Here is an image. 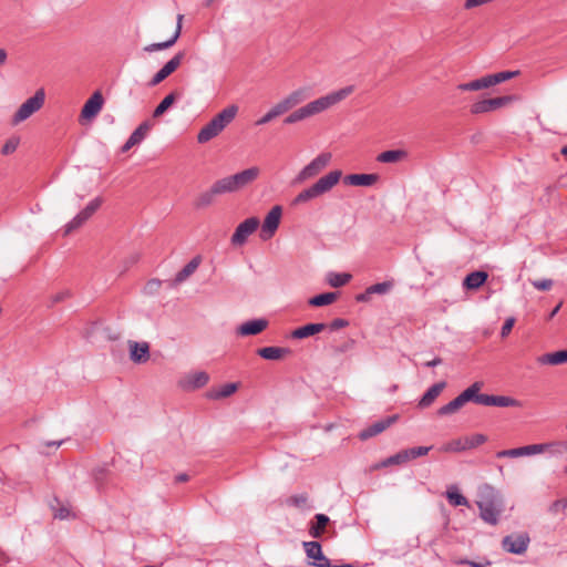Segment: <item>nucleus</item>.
<instances>
[{
    "mask_svg": "<svg viewBox=\"0 0 567 567\" xmlns=\"http://www.w3.org/2000/svg\"><path fill=\"white\" fill-rule=\"evenodd\" d=\"M354 90L353 85H349L342 87L338 91L331 92L324 96H321L312 102H309L305 106L299 107L298 110L290 113L286 118V124H295L297 122L303 121L308 117H311L316 114H319L329 107L338 104L346 97H348Z\"/></svg>",
    "mask_w": 567,
    "mask_h": 567,
    "instance_id": "nucleus-1",
    "label": "nucleus"
},
{
    "mask_svg": "<svg viewBox=\"0 0 567 567\" xmlns=\"http://www.w3.org/2000/svg\"><path fill=\"white\" fill-rule=\"evenodd\" d=\"M476 505L480 509V517L489 525H497L504 511V503L501 494L491 485L484 484L478 488Z\"/></svg>",
    "mask_w": 567,
    "mask_h": 567,
    "instance_id": "nucleus-2",
    "label": "nucleus"
},
{
    "mask_svg": "<svg viewBox=\"0 0 567 567\" xmlns=\"http://www.w3.org/2000/svg\"><path fill=\"white\" fill-rule=\"evenodd\" d=\"M342 172L339 169L331 171L328 174L321 176L310 187L302 189L291 202L292 206H299L306 204L315 198L329 193L341 179Z\"/></svg>",
    "mask_w": 567,
    "mask_h": 567,
    "instance_id": "nucleus-3",
    "label": "nucleus"
},
{
    "mask_svg": "<svg viewBox=\"0 0 567 567\" xmlns=\"http://www.w3.org/2000/svg\"><path fill=\"white\" fill-rule=\"evenodd\" d=\"M237 112L238 106L234 104L220 111L198 132V143L204 144L218 136L224 131V128L234 121Z\"/></svg>",
    "mask_w": 567,
    "mask_h": 567,
    "instance_id": "nucleus-4",
    "label": "nucleus"
},
{
    "mask_svg": "<svg viewBox=\"0 0 567 567\" xmlns=\"http://www.w3.org/2000/svg\"><path fill=\"white\" fill-rule=\"evenodd\" d=\"M259 174L260 169L254 166L218 181L226 194L235 193L254 183Z\"/></svg>",
    "mask_w": 567,
    "mask_h": 567,
    "instance_id": "nucleus-5",
    "label": "nucleus"
},
{
    "mask_svg": "<svg viewBox=\"0 0 567 567\" xmlns=\"http://www.w3.org/2000/svg\"><path fill=\"white\" fill-rule=\"evenodd\" d=\"M45 100V93L43 89L38 90L33 96L29 97L25 102H23L20 107L17 110L12 117L13 124H19L27 118H29L32 114L39 111Z\"/></svg>",
    "mask_w": 567,
    "mask_h": 567,
    "instance_id": "nucleus-6",
    "label": "nucleus"
},
{
    "mask_svg": "<svg viewBox=\"0 0 567 567\" xmlns=\"http://www.w3.org/2000/svg\"><path fill=\"white\" fill-rule=\"evenodd\" d=\"M330 153H320L307 164L297 175V182H303L318 176L331 162Z\"/></svg>",
    "mask_w": 567,
    "mask_h": 567,
    "instance_id": "nucleus-7",
    "label": "nucleus"
},
{
    "mask_svg": "<svg viewBox=\"0 0 567 567\" xmlns=\"http://www.w3.org/2000/svg\"><path fill=\"white\" fill-rule=\"evenodd\" d=\"M260 220L258 217H249L241 221L231 235L230 243L235 247L245 245L249 238L259 227Z\"/></svg>",
    "mask_w": 567,
    "mask_h": 567,
    "instance_id": "nucleus-8",
    "label": "nucleus"
},
{
    "mask_svg": "<svg viewBox=\"0 0 567 567\" xmlns=\"http://www.w3.org/2000/svg\"><path fill=\"white\" fill-rule=\"evenodd\" d=\"M281 215H282V208L279 205L274 206L268 212V214L266 215V217L264 219V223L261 225V230L259 234V237L261 240L266 241V240L271 239L275 236V234L280 225Z\"/></svg>",
    "mask_w": 567,
    "mask_h": 567,
    "instance_id": "nucleus-9",
    "label": "nucleus"
},
{
    "mask_svg": "<svg viewBox=\"0 0 567 567\" xmlns=\"http://www.w3.org/2000/svg\"><path fill=\"white\" fill-rule=\"evenodd\" d=\"M529 543L530 538L527 533H515L502 539V548L507 553L522 555L527 550Z\"/></svg>",
    "mask_w": 567,
    "mask_h": 567,
    "instance_id": "nucleus-10",
    "label": "nucleus"
},
{
    "mask_svg": "<svg viewBox=\"0 0 567 567\" xmlns=\"http://www.w3.org/2000/svg\"><path fill=\"white\" fill-rule=\"evenodd\" d=\"M102 198L95 197L92 199L85 208H83L72 220H70L64 227V235L71 234L73 230L81 227L92 215L101 207Z\"/></svg>",
    "mask_w": 567,
    "mask_h": 567,
    "instance_id": "nucleus-11",
    "label": "nucleus"
},
{
    "mask_svg": "<svg viewBox=\"0 0 567 567\" xmlns=\"http://www.w3.org/2000/svg\"><path fill=\"white\" fill-rule=\"evenodd\" d=\"M515 100L514 95H505L493 99H486L475 102L471 106L472 114H483L496 111L503 106L508 105Z\"/></svg>",
    "mask_w": 567,
    "mask_h": 567,
    "instance_id": "nucleus-12",
    "label": "nucleus"
},
{
    "mask_svg": "<svg viewBox=\"0 0 567 567\" xmlns=\"http://www.w3.org/2000/svg\"><path fill=\"white\" fill-rule=\"evenodd\" d=\"M553 444H530L525 445L520 447L509 449V450H503L496 453V457L503 458V457H520V456H529V455H536L544 453L546 451H549V447Z\"/></svg>",
    "mask_w": 567,
    "mask_h": 567,
    "instance_id": "nucleus-13",
    "label": "nucleus"
},
{
    "mask_svg": "<svg viewBox=\"0 0 567 567\" xmlns=\"http://www.w3.org/2000/svg\"><path fill=\"white\" fill-rule=\"evenodd\" d=\"M185 53L183 51L177 52L171 60H168L162 69H159L152 80L150 81V86H156L161 82H163L166 78H168L172 73H174L183 62Z\"/></svg>",
    "mask_w": 567,
    "mask_h": 567,
    "instance_id": "nucleus-14",
    "label": "nucleus"
},
{
    "mask_svg": "<svg viewBox=\"0 0 567 567\" xmlns=\"http://www.w3.org/2000/svg\"><path fill=\"white\" fill-rule=\"evenodd\" d=\"M226 194L219 181H216L208 189L202 192L193 202L196 209H204L214 204L215 198L219 195Z\"/></svg>",
    "mask_w": 567,
    "mask_h": 567,
    "instance_id": "nucleus-15",
    "label": "nucleus"
},
{
    "mask_svg": "<svg viewBox=\"0 0 567 567\" xmlns=\"http://www.w3.org/2000/svg\"><path fill=\"white\" fill-rule=\"evenodd\" d=\"M303 548L308 558L312 559L311 565L315 567H330V560L323 553L319 542H305Z\"/></svg>",
    "mask_w": 567,
    "mask_h": 567,
    "instance_id": "nucleus-16",
    "label": "nucleus"
},
{
    "mask_svg": "<svg viewBox=\"0 0 567 567\" xmlns=\"http://www.w3.org/2000/svg\"><path fill=\"white\" fill-rule=\"evenodd\" d=\"M472 393H470V386L460 393L455 399L450 401L447 404L441 406L437 410V415L445 416L457 412L467 402H471Z\"/></svg>",
    "mask_w": 567,
    "mask_h": 567,
    "instance_id": "nucleus-17",
    "label": "nucleus"
},
{
    "mask_svg": "<svg viewBox=\"0 0 567 567\" xmlns=\"http://www.w3.org/2000/svg\"><path fill=\"white\" fill-rule=\"evenodd\" d=\"M104 100L101 92H94L91 97L84 103L81 111V118L83 120H92L94 118L100 111L102 110Z\"/></svg>",
    "mask_w": 567,
    "mask_h": 567,
    "instance_id": "nucleus-18",
    "label": "nucleus"
},
{
    "mask_svg": "<svg viewBox=\"0 0 567 567\" xmlns=\"http://www.w3.org/2000/svg\"><path fill=\"white\" fill-rule=\"evenodd\" d=\"M128 350H130V359L137 364H142L148 361L150 359V344L145 341L137 342L130 340L128 341Z\"/></svg>",
    "mask_w": 567,
    "mask_h": 567,
    "instance_id": "nucleus-19",
    "label": "nucleus"
},
{
    "mask_svg": "<svg viewBox=\"0 0 567 567\" xmlns=\"http://www.w3.org/2000/svg\"><path fill=\"white\" fill-rule=\"evenodd\" d=\"M151 130V123L148 121H144L141 123L130 135L125 144L122 146V152L130 151L133 146L140 144L147 135Z\"/></svg>",
    "mask_w": 567,
    "mask_h": 567,
    "instance_id": "nucleus-20",
    "label": "nucleus"
},
{
    "mask_svg": "<svg viewBox=\"0 0 567 567\" xmlns=\"http://www.w3.org/2000/svg\"><path fill=\"white\" fill-rule=\"evenodd\" d=\"M209 381V375L204 371L188 374L181 381V386L185 390H195L205 386Z\"/></svg>",
    "mask_w": 567,
    "mask_h": 567,
    "instance_id": "nucleus-21",
    "label": "nucleus"
},
{
    "mask_svg": "<svg viewBox=\"0 0 567 567\" xmlns=\"http://www.w3.org/2000/svg\"><path fill=\"white\" fill-rule=\"evenodd\" d=\"M268 327V321L266 319H254L241 323L237 328V333L239 336H256L262 332Z\"/></svg>",
    "mask_w": 567,
    "mask_h": 567,
    "instance_id": "nucleus-22",
    "label": "nucleus"
},
{
    "mask_svg": "<svg viewBox=\"0 0 567 567\" xmlns=\"http://www.w3.org/2000/svg\"><path fill=\"white\" fill-rule=\"evenodd\" d=\"M379 176L377 174H350L344 176L343 183L350 186H372Z\"/></svg>",
    "mask_w": 567,
    "mask_h": 567,
    "instance_id": "nucleus-23",
    "label": "nucleus"
},
{
    "mask_svg": "<svg viewBox=\"0 0 567 567\" xmlns=\"http://www.w3.org/2000/svg\"><path fill=\"white\" fill-rule=\"evenodd\" d=\"M482 386H483V383L478 382V381H476L470 385V393H472L471 402H474V403L481 404V405H485V406H494L495 395L480 393V390L482 389Z\"/></svg>",
    "mask_w": 567,
    "mask_h": 567,
    "instance_id": "nucleus-24",
    "label": "nucleus"
},
{
    "mask_svg": "<svg viewBox=\"0 0 567 567\" xmlns=\"http://www.w3.org/2000/svg\"><path fill=\"white\" fill-rule=\"evenodd\" d=\"M329 523L330 518L326 514H316L309 524V535L312 538H320Z\"/></svg>",
    "mask_w": 567,
    "mask_h": 567,
    "instance_id": "nucleus-25",
    "label": "nucleus"
},
{
    "mask_svg": "<svg viewBox=\"0 0 567 567\" xmlns=\"http://www.w3.org/2000/svg\"><path fill=\"white\" fill-rule=\"evenodd\" d=\"M327 328L326 323L318 322V323H308L302 327H299L295 329L291 332V337L293 339H305L311 336H315L317 333L322 332Z\"/></svg>",
    "mask_w": 567,
    "mask_h": 567,
    "instance_id": "nucleus-26",
    "label": "nucleus"
},
{
    "mask_svg": "<svg viewBox=\"0 0 567 567\" xmlns=\"http://www.w3.org/2000/svg\"><path fill=\"white\" fill-rule=\"evenodd\" d=\"M446 383L444 381L439 382L430 386L426 392L422 395V398L419 401V408L425 409L429 408L435 399L441 394V392L444 390Z\"/></svg>",
    "mask_w": 567,
    "mask_h": 567,
    "instance_id": "nucleus-27",
    "label": "nucleus"
},
{
    "mask_svg": "<svg viewBox=\"0 0 567 567\" xmlns=\"http://www.w3.org/2000/svg\"><path fill=\"white\" fill-rule=\"evenodd\" d=\"M202 262L200 256H195L189 262H187L175 276L174 284L179 285L189 278L199 267Z\"/></svg>",
    "mask_w": 567,
    "mask_h": 567,
    "instance_id": "nucleus-28",
    "label": "nucleus"
},
{
    "mask_svg": "<svg viewBox=\"0 0 567 567\" xmlns=\"http://www.w3.org/2000/svg\"><path fill=\"white\" fill-rule=\"evenodd\" d=\"M392 421H393L392 417H388L385 420H380L378 422H374L367 429L362 430L359 434V437L361 440H368L370 437H373V436L382 433L385 429H388L391 425Z\"/></svg>",
    "mask_w": 567,
    "mask_h": 567,
    "instance_id": "nucleus-29",
    "label": "nucleus"
},
{
    "mask_svg": "<svg viewBox=\"0 0 567 567\" xmlns=\"http://www.w3.org/2000/svg\"><path fill=\"white\" fill-rule=\"evenodd\" d=\"M310 95H311L310 87L302 86V87H298L295 91H292L291 93H289L285 97V100L288 103V105L290 106V109H293L295 106L301 104L307 99H309Z\"/></svg>",
    "mask_w": 567,
    "mask_h": 567,
    "instance_id": "nucleus-30",
    "label": "nucleus"
},
{
    "mask_svg": "<svg viewBox=\"0 0 567 567\" xmlns=\"http://www.w3.org/2000/svg\"><path fill=\"white\" fill-rule=\"evenodd\" d=\"M537 362L540 364L559 365L567 362V350H560L556 352L545 353L537 358Z\"/></svg>",
    "mask_w": 567,
    "mask_h": 567,
    "instance_id": "nucleus-31",
    "label": "nucleus"
},
{
    "mask_svg": "<svg viewBox=\"0 0 567 567\" xmlns=\"http://www.w3.org/2000/svg\"><path fill=\"white\" fill-rule=\"evenodd\" d=\"M488 275L485 271H473L465 277L463 285L470 290L478 289L485 284Z\"/></svg>",
    "mask_w": 567,
    "mask_h": 567,
    "instance_id": "nucleus-32",
    "label": "nucleus"
},
{
    "mask_svg": "<svg viewBox=\"0 0 567 567\" xmlns=\"http://www.w3.org/2000/svg\"><path fill=\"white\" fill-rule=\"evenodd\" d=\"M259 357L266 360H279L290 353V349L280 347H265L257 350Z\"/></svg>",
    "mask_w": 567,
    "mask_h": 567,
    "instance_id": "nucleus-33",
    "label": "nucleus"
},
{
    "mask_svg": "<svg viewBox=\"0 0 567 567\" xmlns=\"http://www.w3.org/2000/svg\"><path fill=\"white\" fill-rule=\"evenodd\" d=\"M181 94L177 92H172L168 95H166L161 103L155 107L153 112V117H159L162 116L176 101L177 97H179Z\"/></svg>",
    "mask_w": 567,
    "mask_h": 567,
    "instance_id": "nucleus-34",
    "label": "nucleus"
},
{
    "mask_svg": "<svg viewBox=\"0 0 567 567\" xmlns=\"http://www.w3.org/2000/svg\"><path fill=\"white\" fill-rule=\"evenodd\" d=\"M337 298V292H324L310 298L308 303L312 307H323L334 302Z\"/></svg>",
    "mask_w": 567,
    "mask_h": 567,
    "instance_id": "nucleus-35",
    "label": "nucleus"
},
{
    "mask_svg": "<svg viewBox=\"0 0 567 567\" xmlns=\"http://www.w3.org/2000/svg\"><path fill=\"white\" fill-rule=\"evenodd\" d=\"M519 74V71H502L494 74H487V82L489 87L507 80H511Z\"/></svg>",
    "mask_w": 567,
    "mask_h": 567,
    "instance_id": "nucleus-36",
    "label": "nucleus"
},
{
    "mask_svg": "<svg viewBox=\"0 0 567 567\" xmlns=\"http://www.w3.org/2000/svg\"><path fill=\"white\" fill-rule=\"evenodd\" d=\"M406 156V153L402 150H391L382 152L378 155L377 159L381 163H396L404 158Z\"/></svg>",
    "mask_w": 567,
    "mask_h": 567,
    "instance_id": "nucleus-37",
    "label": "nucleus"
},
{
    "mask_svg": "<svg viewBox=\"0 0 567 567\" xmlns=\"http://www.w3.org/2000/svg\"><path fill=\"white\" fill-rule=\"evenodd\" d=\"M487 87H489V85H488L486 75L482 76L480 79L473 80L471 82L462 83V84L457 85V90H460V91H480V90L487 89Z\"/></svg>",
    "mask_w": 567,
    "mask_h": 567,
    "instance_id": "nucleus-38",
    "label": "nucleus"
},
{
    "mask_svg": "<svg viewBox=\"0 0 567 567\" xmlns=\"http://www.w3.org/2000/svg\"><path fill=\"white\" fill-rule=\"evenodd\" d=\"M178 40V32H174V34L164 42L151 43L144 48L145 52H155L162 51L172 48Z\"/></svg>",
    "mask_w": 567,
    "mask_h": 567,
    "instance_id": "nucleus-39",
    "label": "nucleus"
},
{
    "mask_svg": "<svg viewBox=\"0 0 567 567\" xmlns=\"http://www.w3.org/2000/svg\"><path fill=\"white\" fill-rule=\"evenodd\" d=\"M352 276L347 272H329L328 282L333 288H340L351 280Z\"/></svg>",
    "mask_w": 567,
    "mask_h": 567,
    "instance_id": "nucleus-40",
    "label": "nucleus"
},
{
    "mask_svg": "<svg viewBox=\"0 0 567 567\" xmlns=\"http://www.w3.org/2000/svg\"><path fill=\"white\" fill-rule=\"evenodd\" d=\"M446 498L452 506H468L467 498L460 494L455 486L446 491Z\"/></svg>",
    "mask_w": 567,
    "mask_h": 567,
    "instance_id": "nucleus-41",
    "label": "nucleus"
},
{
    "mask_svg": "<svg viewBox=\"0 0 567 567\" xmlns=\"http://www.w3.org/2000/svg\"><path fill=\"white\" fill-rule=\"evenodd\" d=\"M237 388V383H226L218 390L210 392L209 398L215 400L228 398L236 392Z\"/></svg>",
    "mask_w": 567,
    "mask_h": 567,
    "instance_id": "nucleus-42",
    "label": "nucleus"
},
{
    "mask_svg": "<svg viewBox=\"0 0 567 567\" xmlns=\"http://www.w3.org/2000/svg\"><path fill=\"white\" fill-rule=\"evenodd\" d=\"M403 463H406V455H405V452L402 450V451L398 452L396 454L391 455L388 458L383 460L380 464L375 465L374 467L381 468V467H388L391 465H400Z\"/></svg>",
    "mask_w": 567,
    "mask_h": 567,
    "instance_id": "nucleus-43",
    "label": "nucleus"
},
{
    "mask_svg": "<svg viewBox=\"0 0 567 567\" xmlns=\"http://www.w3.org/2000/svg\"><path fill=\"white\" fill-rule=\"evenodd\" d=\"M494 406H501V408H508V406H514V408H520L522 406V403L520 401L516 400V399H513L511 396H505V395H495L494 398Z\"/></svg>",
    "mask_w": 567,
    "mask_h": 567,
    "instance_id": "nucleus-44",
    "label": "nucleus"
},
{
    "mask_svg": "<svg viewBox=\"0 0 567 567\" xmlns=\"http://www.w3.org/2000/svg\"><path fill=\"white\" fill-rule=\"evenodd\" d=\"M393 288V281H383V282H378V284H374V285H371L370 287H368L369 289V293L371 295H385L388 292H390Z\"/></svg>",
    "mask_w": 567,
    "mask_h": 567,
    "instance_id": "nucleus-45",
    "label": "nucleus"
},
{
    "mask_svg": "<svg viewBox=\"0 0 567 567\" xmlns=\"http://www.w3.org/2000/svg\"><path fill=\"white\" fill-rule=\"evenodd\" d=\"M432 450V446H416L403 450L406 455V462L420 456L426 455Z\"/></svg>",
    "mask_w": 567,
    "mask_h": 567,
    "instance_id": "nucleus-46",
    "label": "nucleus"
},
{
    "mask_svg": "<svg viewBox=\"0 0 567 567\" xmlns=\"http://www.w3.org/2000/svg\"><path fill=\"white\" fill-rule=\"evenodd\" d=\"M486 436L483 434H474L463 439L465 450L474 449L486 442Z\"/></svg>",
    "mask_w": 567,
    "mask_h": 567,
    "instance_id": "nucleus-47",
    "label": "nucleus"
},
{
    "mask_svg": "<svg viewBox=\"0 0 567 567\" xmlns=\"http://www.w3.org/2000/svg\"><path fill=\"white\" fill-rule=\"evenodd\" d=\"M442 452H462L465 451L463 439L453 440L441 447Z\"/></svg>",
    "mask_w": 567,
    "mask_h": 567,
    "instance_id": "nucleus-48",
    "label": "nucleus"
},
{
    "mask_svg": "<svg viewBox=\"0 0 567 567\" xmlns=\"http://www.w3.org/2000/svg\"><path fill=\"white\" fill-rule=\"evenodd\" d=\"M354 343L355 342L353 339H347L338 344L332 346V352L334 354L346 353L353 349Z\"/></svg>",
    "mask_w": 567,
    "mask_h": 567,
    "instance_id": "nucleus-49",
    "label": "nucleus"
},
{
    "mask_svg": "<svg viewBox=\"0 0 567 567\" xmlns=\"http://www.w3.org/2000/svg\"><path fill=\"white\" fill-rule=\"evenodd\" d=\"M51 507L53 509L54 518L68 519L71 517H75V515L71 512V509L65 505H61L58 508H55L54 505H51Z\"/></svg>",
    "mask_w": 567,
    "mask_h": 567,
    "instance_id": "nucleus-50",
    "label": "nucleus"
},
{
    "mask_svg": "<svg viewBox=\"0 0 567 567\" xmlns=\"http://www.w3.org/2000/svg\"><path fill=\"white\" fill-rule=\"evenodd\" d=\"M19 142L20 140L18 137L9 138L1 148L2 155L12 154L17 150Z\"/></svg>",
    "mask_w": 567,
    "mask_h": 567,
    "instance_id": "nucleus-51",
    "label": "nucleus"
},
{
    "mask_svg": "<svg viewBox=\"0 0 567 567\" xmlns=\"http://www.w3.org/2000/svg\"><path fill=\"white\" fill-rule=\"evenodd\" d=\"M270 110H271L272 114L275 115V117H278V116L287 113L291 109L288 105V103L286 102V100L282 99L281 101L276 103Z\"/></svg>",
    "mask_w": 567,
    "mask_h": 567,
    "instance_id": "nucleus-52",
    "label": "nucleus"
},
{
    "mask_svg": "<svg viewBox=\"0 0 567 567\" xmlns=\"http://www.w3.org/2000/svg\"><path fill=\"white\" fill-rule=\"evenodd\" d=\"M307 502H308L307 494L292 495L288 498V504L296 506V507H301V506L306 505Z\"/></svg>",
    "mask_w": 567,
    "mask_h": 567,
    "instance_id": "nucleus-53",
    "label": "nucleus"
},
{
    "mask_svg": "<svg viewBox=\"0 0 567 567\" xmlns=\"http://www.w3.org/2000/svg\"><path fill=\"white\" fill-rule=\"evenodd\" d=\"M567 508V497L555 501L548 508L549 513L553 515L558 514L560 511Z\"/></svg>",
    "mask_w": 567,
    "mask_h": 567,
    "instance_id": "nucleus-54",
    "label": "nucleus"
},
{
    "mask_svg": "<svg viewBox=\"0 0 567 567\" xmlns=\"http://www.w3.org/2000/svg\"><path fill=\"white\" fill-rule=\"evenodd\" d=\"M553 280L551 279H542V280H533L532 285L535 289L540 291H547L553 287Z\"/></svg>",
    "mask_w": 567,
    "mask_h": 567,
    "instance_id": "nucleus-55",
    "label": "nucleus"
},
{
    "mask_svg": "<svg viewBox=\"0 0 567 567\" xmlns=\"http://www.w3.org/2000/svg\"><path fill=\"white\" fill-rule=\"evenodd\" d=\"M349 326V321L342 318H337L332 320L329 324H327V328L330 329V331H336L342 328H346Z\"/></svg>",
    "mask_w": 567,
    "mask_h": 567,
    "instance_id": "nucleus-56",
    "label": "nucleus"
},
{
    "mask_svg": "<svg viewBox=\"0 0 567 567\" xmlns=\"http://www.w3.org/2000/svg\"><path fill=\"white\" fill-rule=\"evenodd\" d=\"M514 323H515V318H513V317L507 318L505 320V322H504V324L502 327V330H501V337L502 338H505V337H507L511 333V331H512V329L514 327Z\"/></svg>",
    "mask_w": 567,
    "mask_h": 567,
    "instance_id": "nucleus-57",
    "label": "nucleus"
},
{
    "mask_svg": "<svg viewBox=\"0 0 567 567\" xmlns=\"http://www.w3.org/2000/svg\"><path fill=\"white\" fill-rule=\"evenodd\" d=\"M161 285H162L161 280L152 279L146 284L145 291L148 293H154L159 289Z\"/></svg>",
    "mask_w": 567,
    "mask_h": 567,
    "instance_id": "nucleus-58",
    "label": "nucleus"
},
{
    "mask_svg": "<svg viewBox=\"0 0 567 567\" xmlns=\"http://www.w3.org/2000/svg\"><path fill=\"white\" fill-rule=\"evenodd\" d=\"M275 115L272 114L271 110H269L265 115H262L257 122L256 125H264L272 121Z\"/></svg>",
    "mask_w": 567,
    "mask_h": 567,
    "instance_id": "nucleus-59",
    "label": "nucleus"
},
{
    "mask_svg": "<svg viewBox=\"0 0 567 567\" xmlns=\"http://www.w3.org/2000/svg\"><path fill=\"white\" fill-rule=\"evenodd\" d=\"M69 297H70V291L69 290L58 292L54 296H52V303L61 302V301L65 300Z\"/></svg>",
    "mask_w": 567,
    "mask_h": 567,
    "instance_id": "nucleus-60",
    "label": "nucleus"
},
{
    "mask_svg": "<svg viewBox=\"0 0 567 567\" xmlns=\"http://www.w3.org/2000/svg\"><path fill=\"white\" fill-rule=\"evenodd\" d=\"M551 444L553 445L549 447V450L555 449L553 450V453H561L563 451H567V441Z\"/></svg>",
    "mask_w": 567,
    "mask_h": 567,
    "instance_id": "nucleus-61",
    "label": "nucleus"
},
{
    "mask_svg": "<svg viewBox=\"0 0 567 567\" xmlns=\"http://www.w3.org/2000/svg\"><path fill=\"white\" fill-rule=\"evenodd\" d=\"M371 293H369V289L367 288L362 293L355 296V300L358 302H369L371 300Z\"/></svg>",
    "mask_w": 567,
    "mask_h": 567,
    "instance_id": "nucleus-62",
    "label": "nucleus"
},
{
    "mask_svg": "<svg viewBox=\"0 0 567 567\" xmlns=\"http://www.w3.org/2000/svg\"><path fill=\"white\" fill-rule=\"evenodd\" d=\"M441 363H442V359L436 357L433 360L425 362L424 367L433 368V367L440 365Z\"/></svg>",
    "mask_w": 567,
    "mask_h": 567,
    "instance_id": "nucleus-63",
    "label": "nucleus"
},
{
    "mask_svg": "<svg viewBox=\"0 0 567 567\" xmlns=\"http://www.w3.org/2000/svg\"><path fill=\"white\" fill-rule=\"evenodd\" d=\"M188 480H189V475L186 474V473H181V474L175 476V482L176 483H184V482H187Z\"/></svg>",
    "mask_w": 567,
    "mask_h": 567,
    "instance_id": "nucleus-64",
    "label": "nucleus"
}]
</instances>
